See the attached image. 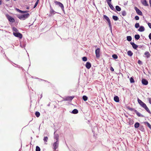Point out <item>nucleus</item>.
<instances>
[{
    "label": "nucleus",
    "mask_w": 151,
    "mask_h": 151,
    "mask_svg": "<svg viewBox=\"0 0 151 151\" xmlns=\"http://www.w3.org/2000/svg\"><path fill=\"white\" fill-rule=\"evenodd\" d=\"M30 15L29 13L23 14L21 15L19 14L17 15V17L18 18L21 20H24L28 18L29 16Z\"/></svg>",
    "instance_id": "obj_1"
},
{
    "label": "nucleus",
    "mask_w": 151,
    "mask_h": 151,
    "mask_svg": "<svg viewBox=\"0 0 151 151\" xmlns=\"http://www.w3.org/2000/svg\"><path fill=\"white\" fill-rule=\"evenodd\" d=\"M103 18L104 19L106 20L108 23L109 27L110 28H111V25L110 20L109 18L106 15H104Z\"/></svg>",
    "instance_id": "obj_2"
},
{
    "label": "nucleus",
    "mask_w": 151,
    "mask_h": 151,
    "mask_svg": "<svg viewBox=\"0 0 151 151\" xmlns=\"http://www.w3.org/2000/svg\"><path fill=\"white\" fill-rule=\"evenodd\" d=\"M59 141H55V142L52 145V148L53 149V150H57L56 149L58 148L59 146Z\"/></svg>",
    "instance_id": "obj_3"
},
{
    "label": "nucleus",
    "mask_w": 151,
    "mask_h": 151,
    "mask_svg": "<svg viewBox=\"0 0 151 151\" xmlns=\"http://www.w3.org/2000/svg\"><path fill=\"white\" fill-rule=\"evenodd\" d=\"M6 16L7 19L9 22L12 23L15 22V20L14 18L12 17L11 16H9L8 14H7Z\"/></svg>",
    "instance_id": "obj_4"
},
{
    "label": "nucleus",
    "mask_w": 151,
    "mask_h": 151,
    "mask_svg": "<svg viewBox=\"0 0 151 151\" xmlns=\"http://www.w3.org/2000/svg\"><path fill=\"white\" fill-rule=\"evenodd\" d=\"M50 6V14H49V16H52L54 15L56 13H57V12H55L51 7V6Z\"/></svg>",
    "instance_id": "obj_5"
},
{
    "label": "nucleus",
    "mask_w": 151,
    "mask_h": 151,
    "mask_svg": "<svg viewBox=\"0 0 151 151\" xmlns=\"http://www.w3.org/2000/svg\"><path fill=\"white\" fill-rule=\"evenodd\" d=\"M55 3L56 5H58L60 7L62 11L64 12V6L62 3L59 1H55Z\"/></svg>",
    "instance_id": "obj_6"
},
{
    "label": "nucleus",
    "mask_w": 151,
    "mask_h": 151,
    "mask_svg": "<svg viewBox=\"0 0 151 151\" xmlns=\"http://www.w3.org/2000/svg\"><path fill=\"white\" fill-rule=\"evenodd\" d=\"M13 34L15 37H18L20 39L22 38V35L19 32H13Z\"/></svg>",
    "instance_id": "obj_7"
},
{
    "label": "nucleus",
    "mask_w": 151,
    "mask_h": 151,
    "mask_svg": "<svg viewBox=\"0 0 151 151\" xmlns=\"http://www.w3.org/2000/svg\"><path fill=\"white\" fill-rule=\"evenodd\" d=\"M100 49L99 48H97L95 50V54L96 58H99L100 57Z\"/></svg>",
    "instance_id": "obj_8"
},
{
    "label": "nucleus",
    "mask_w": 151,
    "mask_h": 151,
    "mask_svg": "<svg viewBox=\"0 0 151 151\" xmlns=\"http://www.w3.org/2000/svg\"><path fill=\"white\" fill-rule=\"evenodd\" d=\"M137 101L139 105L143 108L145 106V105H146L145 103L143 102L138 98H137Z\"/></svg>",
    "instance_id": "obj_9"
},
{
    "label": "nucleus",
    "mask_w": 151,
    "mask_h": 151,
    "mask_svg": "<svg viewBox=\"0 0 151 151\" xmlns=\"http://www.w3.org/2000/svg\"><path fill=\"white\" fill-rule=\"evenodd\" d=\"M74 98L73 96H68L64 98V101H71Z\"/></svg>",
    "instance_id": "obj_10"
},
{
    "label": "nucleus",
    "mask_w": 151,
    "mask_h": 151,
    "mask_svg": "<svg viewBox=\"0 0 151 151\" xmlns=\"http://www.w3.org/2000/svg\"><path fill=\"white\" fill-rule=\"evenodd\" d=\"M134 112L139 117H145L144 115L141 114L140 113L138 112L136 110L134 109Z\"/></svg>",
    "instance_id": "obj_11"
},
{
    "label": "nucleus",
    "mask_w": 151,
    "mask_h": 151,
    "mask_svg": "<svg viewBox=\"0 0 151 151\" xmlns=\"http://www.w3.org/2000/svg\"><path fill=\"white\" fill-rule=\"evenodd\" d=\"M134 9L138 14L139 15H142V12L137 7H135Z\"/></svg>",
    "instance_id": "obj_12"
},
{
    "label": "nucleus",
    "mask_w": 151,
    "mask_h": 151,
    "mask_svg": "<svg viewBox=\"0 0 151 151\" xmlns=\"http://www.w3.org/2000/svg\"><path fill=\"white\" fill-rule=\"evenodd\" d=\"M56 131L54 133V139H55V141H58L59 135L57 134H55Z\"/></svg>",
    "instance_id": "obj_13"
},
{
    "label": "nucleus",
    "mask_w": 151,
    "mask_h": 151,
    "mask_svg": "<svg viewBox=\"0 0 151 151\" xmlns=\"http://www.w3.org/2000/svg\"><path fill=\"white\" fill-rule=\"evenodd\" d=\"M142 84L145 85H146L148 84V81L145 79H143L142 80Z\"/></svg>",
    "instance_id": "obj_14"
},
{
    "label": "nucleus",
    "mask_w": 151,
    "mask_h": 151,
    "mask_svg": "<svg viewBox=\"0 0 151 151\" xmlns=\"http://www.w3.org/2000/svg\"><path fill=\"white\" fill-rule=\"evenodd\" d=\"M130 43L132 46V47L135 50L137 49V48L138 47V46L137 45L135 44L134 42H130Z\"/></svg>",
    "instance_id": "obj_15"
},
{
    "label": "nucleus",
    "mask_w": 151,
    "mask_h": 151,
    "mask_svg": "<svg viewBox=\"0 0 151 151\" xmlns=\"http://www.w3.org/2000/svg\"><path fill=\"white\" fill-rule=\"evenodd\" d=\"M141 2L142 4L145 6H147L149 5L146 0H141Z\"/></svg>",
    "instance_id": "obj_16"
},
{
    "label": "nucleus",
    "mask_w": 151,
    "mask_h": 151,
    "mask_svg": "<svg viewBox=\"0 0 151 151\" xmlns=\"http://www.w3.org/2000/svg\"><path fill=\"white\" fill-rule=\"evenodd\" d=\"M138 30L140 32H142L145 30V28L144 26H141L139 27V28Z\"/></svg>",
    "instance_id": "obj_17"
},
{
    "label": "nucleus",
    "mask_w": 151,
    "mask_h": 151,
    "mask_svg": "<svg viewBox=\"0 0 151 151\" xmlns=\"http://www.w3.org/2000/svg\"><path fill=\"white\" fill-rule=\"evenodd\" d=\"M26 42H20V46L22 48H24L26 46Z\"/></svg>",
    "instance_id": "obj_18"
},
{
    "label": "nucleus",
    "mask_w": 151,
    "mask_h": 151,
    "mask_svg": "<svg viewBox=\"0 0 151 151\" xmlns=\"http://www.w3.org/2000/svg\"><path fill=\"white\" fill-rule=\"evenodd\" d=\"M86 67L87 69H89L91 67V64L89 62H87L86 65Z\"/></svg>",
    "instance_id": "obj_19"
},
{
    "label": "nucleus",
    "mask_w": 151,
    "mask_h": 151,
    "mask_svg": "<svg viewBox=\"0 0 151 151\" xmlns=\"http://www.w3.org/2000/svg\"><path fill=\"white\" fill-rule=\"evenodd\" d=\"M108 5H109V7H110V8L112 9V10L115 11V9L114 8V7L113 5L111 4V3H108Z\"/></svg>",
    "instance_id": "obj_20"
},
{
    "label": "nucleus",
    "mask_w": 151,
    "mask_h": 151,
    "mask_svg": "<svg viewBox=\"0 0 151 151\" xmlns=\"http://www.w3.org/2000/svg\"><path fill=\"white\" fill-rule=\"evenodd\" d=\"M114 100L116 102H119V98L117 96H115L114 97Z\"/></svg>",
    "instance_id": "obj_21"
},
{
    "label": "nucleus",
    "mask_w": 151,
    "mask_h": 151,
    "mask_svg": "<svg viewBox=\"0 0 151 151\" xmlns=\"http://www.w3.org/2000/svg\"><path fill=\"white\" fill-rule=\"evenodd\" d=\"M143 108L148 113L150 114H151V112L150 111L149 109L147 107L146 105H145Z\"/></svg>",
    "instance_id": "obj_22"
},
{
    "label": "nucleus",
    "mask_w": 151,
    "mask_h": 151,
    "mask_svg": "<svg viewBox=\"0 0 151 151\" xmlns=\"http://www.w3.org/2000/svg\"><path fill=\"white\" fill-rule=\"evenodd\" d=\"M144 54H145V55H146V57L147 58H149L150 57V54L148 52H147V51Z\"/></svg>",
    "instance_id": "obj_23"
},
{
    "label": "nucleus",
    "mask_w": 151,
    "mask_h": 151,
    "mask_svg": "<svg viewBox=\"0 0 151 151\" xmlns=\"http://www.w3.org/2000/svg\"><path fill=\"white\" fill-rule=\"evenodd\" d=\"M140 37V35L138 34L135 35L134 36V38L136 40H139Z\"/></svg>",
    "instance_id": "obj_24"
},
{
    "label": "nucleus",
    "mask_w": 151,
    "mask_h": 151,
    "mask_svg": "<svg viewBox=\"0 0 151 151\" xmlns=\"http://www.w3.org/2000/svg\"><path fill=\"white\" fill-rule=\"evenodd\" d=\"M71 113L73 114H76L78 113V111L77 109H75L72 111Z\"/></svg>",
    "instance_id": "obj_25"
},
{
    "label": "nucleus",
    "mask_w": 151,
    "mask_h": 151,
    "mask_svg": "<svg viewBox=\"0 0 151 151\" xmlns=\"http://www.w3.org/2000/svg\"><path fill=\"white\" fill-rule=\"evenodd\" d=\"M115 9L118 12H120L121 10V8L118 6H116L115 7Z\"/></svg>",
    "instance_id": "obj_26"
},
{
    "label": "nucleus",
    "mask_w": 151,
    "mask_h": 151,
    "mask_svg": "<svg viewBox=\"0 0 151 151\" xmlns=\"http://www.w3.org/2000/svg\"><path fill=\"white\" fill-rule=\"evenodd\" d=\"M127 54L129 56H132L133 55V53L131 50H129L127 52Z\"/></svg>",
    "instance_id": "obj_27"
},
{
    "label": "nucleus",
    "mask_w": 151,
    "mask_h": 151,
    "mask_svg": "<svg viewBox=\"0 0 151 151\" xmlns=\"http://www.w3.org/2000/svg\"><path fill=\"white\" fill-rule=\"evenodd\" d=\"M13 32H19V30L15 27H13L12 29Z\"/></svg>",
    "instance_id": "obj_28"
},
{
    "label": "nucleus",
    "mask_w": 151,
    "mask_h": 151,
    "mask_svg": "<svg viewBox=\"0 0 151 151\" xmlns=\"http://www.w3.org/2000/svg\"><path fill=\"white\" fill-rule=\"evenodd\" d=\"M144 123L146 125L151 129V125L148 122H145Z\"/></svg>",
    "instance_id": "obj_29"
},
{
    "label": "nucleus",
    "mask_w": 151,
    "mask_h": 151,
    "mask_svg": "<svg viewBox=\"0 0 151 151\" xmlns=\"http://www.w3.org/2000/svg\"><path fill=\"white\" fill-rule=\"evenodd\" d=\"M139 126V123L138 122H136L134 124V127L136 128H138Z\"/></svg>",
    "instance_id": "obj_30"
},
{
    "label": "nucleus",
    "mask_w": 151,
    "mask_h": 151,
    "mask_svg": "<svg viewBox=\"0 0 151 151\" xmlns=\"http://www.w3.org/2000/svg\"><path fill=\"white\" fill-rule=\"evenodd\" d=\"M121 14L123 16H125L127 14V13L125 11H123L121 12Z\"/></svg>",
    "instance_id": "obj_31"
},
{
    "label": "nucleus",
    "mask_w": 151,
    "mask_h": 151,
    "mask_svg": "<svg viewBox=\"0 0 151 151\" xmlns=\"http://www.w3.org/2000/svg\"><path fill=\"white\" fill-rule=\"evenodd\" d=\"M113 19L115 21H117L118 19V18L117 16H113L112 17Z\"/></svg>",
    "instance_id": "obj_32"
},
{
    "label": "nucleus",
    "mask_w": 151,
    "mask_h": 151,
    "mask_svg": "<svg viewBox=\"0 0 151 151\" xmlns=\"http://www.w3.org/2000/svg\"><path fill=\"white\" fill-rule=\"evenodd\" d=\"M82 98L84 101H86L87 100L88 98L86 96L84 95L83 96Z\"/></svg>",
    "instance_id": "obj_33"
},
{
    "label": "nucleus",
    "mask_w": 151,
    "mask_h": 151,
    "mask_svg": "<svg viewBox=\"0 0 151 151\" xmlns=\"http://www.w3.org/2000/svg\"><path fill=\"white\" fill-rule=\"evenodd\" d=\"M127 40L128 41H131L132 40V37L131 36H127Z\"/></svg>",
    "instance_id": "obj_34"
},
{
    "label": "nucleus",
    "mask_w": 151,
    "mask_h": 151,
    "mask_svg": "<svg viewBox=\"0 0 151 151\" xmlns=\"http://www.w3.org/2000/svg\"><path fill=\"white\" fill-rule=\"evenodd\" d=\"M35 115L37 117H38L40 116V114L39 112L37 111L35 112Z\"/></svg>",
    "instance_id": "obj_35"
},
{
    "label": "nucleus",
    "mask_w": 151,
    "mask_h": 151,
    "mask_svg": "<svg viewBox=\"0 0 151 151\" xmlns=\"http://www.w3.org/2000/svg\"><path fill=\"white\" fill-rule=\"evenodd\" d=\"M112 57L114 59H116L118 58V56L114 54L112 55Z\"/></svg>",
    "instance_id": "obj_36"
},
{
    "label": "nucleus",
    "mask_w": 151,
    "mask_h": 151,
    "mask_svg": "<svg viewBox=\"0 0 151 151\" xmlns=\"http://www.w3.org/2000/svg\"><path fill=\"white\" fill-rule=\"evenodd\" d=\"M39 0H37L36 2L35 3L34 5V7H33L34 8H35L36 7L37 5V4H38L39 1Z\"/></svg>",
    "instance_id": "obj_37"
},
{
    "label": "nucleus",
    "mask_w": 151,
    "mask_h": 151,
    "mask_svg": "<svg viewBox=\"0 0 151 151\" xmlns=\"http://www.w3.org/2000/svg\"><path fill=\"white\" fill-rule=\"evenodd\" d=\"M130 81L131 83H133L134 82V79L132 77H131L130 79Z\"/></svg>",
    "instance_id": "obj_38"
},
{
    "label": "nucleus",
    "mask_w": 151,
    "mask_h": 151,
    "mask_svg": "<svg viewBox=\"0 0 151 151\" xmlns=\"http://www.w3.org/2000/svg\"><path fill=\"white\" fill-rule=\"evenodd\" d=\"M134 122L132 119H130L129 122V124L132 125L133 124Z\"/></svg>",
    "instance_id": "obj_39"
},
{
    "label": "nucleus",
    "mask_w": 151,
    "mask_h": 151,
    "mask_svg": "<svg viewBox=\"0 0 151 151\" xmlns=\"http://www.w3.org/2000/svg\"><path fill=\"white\" fill-rule=\"evenodd\" d=\"M140 26L139 23H136L135 25V27L136 28H138Z\"/></svg>",
    "instance_id": "obj_40"
},
{
    "label": "nucleus",
    "mask_w": 151,
    "mask_h": 151,
    "mask_svg": "<svg viewBox=\"0 0 151 151\" xmlns=\"http://www.w3.org/2000/svg\"><path fill=\"white\" fill-rule=\"evenodd\" d=\"M36 151H40V149L39 146H37L36 147Z\"/></svg>",
    "instance_id": "obj_41"
},
{
    "label": "nucleus",
    "mask_w": 151,
    "mask_h": 151,
    "mask_svg": "<svg viewBox=\"0 0 151 151\" xmlns=\"http://www.w3.org/2000/svg\"><path fill=\"white\" fill-rule=\"evenodd\" d=\"M87 59L86 57H83L82 58V60L84 61H86L87 60Z\"/></svg>",
    "instance_id": "obj_42"
},
{
    "label": "nucleus",
    "mask_w": 151,
    "mask_h": 151,
    "mask_svg": "<svg viewBox=\"0 0 151 151\" xmlns=\"http://www.w3.org/2000/svg\"><path fill=\"white\" fill-rule=\"evenodd\" d=\"M45 142H46L47 141V137H45L43 139Z\"/></svg>",
    "instance_id": "obj_43"
},
{
    "label": "nucleus",
    "mask_w": 151,
    "mask_h": 151,
    "mask_svg": "<svg viewBox=\"0 0 151 151\" xmlns=\"http://www.w3.org/2000/svg\"><path fill=\"white\" fill-rule=\"evenodd\" d=\"M15 10L17 11L18 12H19L20 13H21V12H22V10H20L19 9H18V8H16L15 9Z\"/></svg>",
    "instance_id": "obj_44"
},
{
    "label": "nucleus",
    "mask_w": 151,
    "mask_h": 151,
    "mask_svg": "<svg viewBox=\"0 0 151 151\" xmlns=\"http://www.w3.org/2000/svg\"><path fill=\"white\" fill-rule=\"evenodd\" d=\"M134 18L135 20H138L139 19V17L138 16H135V17Z\"/></svg>",
    "instance_id": "obj_45"
},
{
    "label": "nucleus",
    "mask_w": 151,
    "mask_h": 151,
    "mask_svg": "<svg viewBox=\"0 0 151 151\" xmlns=\"http://www.w3.org/2000/svg\"><path fill=\"white\" fill-rule=\"evenodd\" d=\"M28 12V11H22V12H21V13L23 14V13H27V12Z\"/></svg>",
    "instance_id": "obj_46"
},
{
    "label": "nucleus",
    "mask_w": 151,
    "mask_h": 151,
    "mask_svg": "<svg viewBox=\"0 0 151 151\" xmlns=\"http://www.w3.org/2000/svg\"><path fill=\"white\" fill-rule=\"evenodd\" d=\"M138 63L139 65H142V62L140 60H138Z\"/></svg>",
    "instance_id": "obj_47"
},
{
    "label": "nucleus",
    "mask_w": 151,
    "mask_h": 151,
    "mask_svg": "<svg viewBox=\"0 0 151 151\" xmlns=\"http://www.w3.org/2000/svg\"><path fill=\"white\" fill-rule=\"evenodd\" d=\"M147 24L149 27L151 29V23H148Z\"/></svg>",
    "instance_id": "obj_48"
},
{
    "label": "nucleus",
    "mask_w": 151,
    "mask_h": 151,
    "mask_svg": "<svg viewBox=\"0 0 151 151\" xmlns=\"http://www.w3.org/2000/svg\"><path fill=\"white\" fill-rule=\"evenodd\" d=\"M107 4L109 3H111V0H106Z\"/></svg>",
    "instance_id": "obj_49"
},
{
    "label": "nucleus",
    "mask_w": 151,
    "mask_h": 151,
    "mask_svg": "<svg viewBox=\"0 0 151 151\" xmlns=\"http://www.w3.org/2000/svg\"><path fill=\"white\" fill-rule=\"evenodd\" d=\"M110 70L111 71H114V68L112 67H110Z\"/></svg>",
    "instance_id": "obj_50"
},
{
    "label": "nucleus",
    "mask_w": 151,
    "mask_h": 151,
    "mask_svg": "<svg viewBox=\"0 0 151 151\" xmlns=\"http://www.w3.org/2000/svg\"><path fill=\"white\" fill-rule=\"evenodd\" d=\"M148 100L149 103L151 104V98H149Z\"/></svg>",
    "instance_id": "obj_51"
},
{
    "label": "nucleus",
    "mask_w": 151,
    "mask_h": 151,
    "mask_svg": "<svg viewBox=\"0 0 151 151\" xmlns=\"http://www.w3.org/2000/svg\"><path fill=\"white\" fill-rule=\"evenodd\" d=\"M148 37L149 39L151 40V33L149 34Z\"/></svg>",
    "instance_id": "obj_52"
},
{
    "label": "nucleus",
    "mask_w": 151,
    "mask_h": 151,
    "mask_svg": "<svg viewBox=\"0 0 151 151\" xmlns=\"http://www.w3.org/2000/svg\"><path fill=\"white\" fill-rule=\"evenodd\" d=\"M149 3H150V6H151V0H149Z\"/></svg>",
    "instance_id": "obj_53"
},
{
    "label": "nucleus",
    "mask_w": 151,
    "mask_h": 151,
    "mask_svg": "<svg viewBox=\"0 0 151 151\" xmlns=\"http://www.w3.org/2000/svg\"><path fill=\"white\" fill-rule=\"evenodd\" d=\"M36 78V79H39V80H41V81H42H42H45V80H42V79H39V78Z\"/></svg>",
    "instance_id": "obj_54"
},
{
    "label": "nucleus",
    "mask_w": 151,
    "mask_h": 151,
    "mask_svg": "<svg viewBox=\"0 0 151 151\" xmlns=\"http://www.w3.org/2000/svg\"><path fill=\"white\" fill-rule=\"evenodd\" d=\"M43 151H46V149L45 148H43Z\"/></svg>",
    "instance_id": "obj_55"
},
{
    "label": "nucleus",
    "mask_w": 151,
    "mask_h": 151,
    "mask_svg": "<svg viewBox=\"0 0 151 151\" xmlns=\"http://www.w3.org/2000/svg\"><path fill=\"white\" fill-rule=\"evenodd\" d=\"M2 4V1L1 0H0V5H1Z\"/></svg>",
    "instance_id": "obj_56"
},
{
    "label": "nucleus",
    "mask_w": 151,
    "mask_h": 151,
    "mask_svg": "<svg viewBox=\"0 0 151 151\" xmlns=\"http://www.w3.org/2000/svg\"><path fill=\"white\" fill-rule=\"evenodd\" d=\"M26 9H29V6H27V7H26Z\"/></svg>",
    "instance_id": "obj_57"
},
{
    "label": "nucleus",
    "mask_w": 151,
    "mask_h": 151,
    "mask_svg": "<svg viewBox=\"0 0 151 151\" xmlns=\"http://www.w3.org/2000/svg\"><path fill=\"white\" fill-rule=\"evenodd\" d=\"M40 96H41V97L40 98V99H41V98H42V94L41 95H40Z\"/></svg>",
    "instance_id": "obj_58"
},
{
    "label": "nucleus",
    "mask_w": 151,
    "mask_h": 151,
    "mask_svg": "<svg viewBox=\"0 0 151 151\" xmlns=\"http://www.w3.org/2000/svg\"><path fill=\"white\" fill-rule=\"evenodd\" d=\"M10 0H6V1H9Z\"/></svg>",
    "instance_id": "obj_59"
},
{
    "label": "nucleus",
    "mask_w": 151,
    "mask_h": 151,
    "mask_svg": "<svg viewBox=\"0 0 151 151\" xmlns=\"http://www.w3.org/2000/svg\"><path fill=\"white\" fill-rule=\"evenodd\" d=\"M130 109L131 110H132V109H131V108H130V109Z\"/></svg>",
    "instance_id": "obj_60"
},
{
    "label": "nucleus",
    "mask_w": 151,
    "mask_h": 151,
    "mask_svg": "<svg viewBox=\"0 0 151 151\" xmlns=\"http://www.w3.org/2000/svg\"><path fill=\"white\" fill-rule=\"evenodd\" d=\"M53 151H58V150H53Z\"/></svg>",
    "instance_id": "obj_61"
},
{
    "label": "nucleus",
    "mask_w": 151,
    "mask_h": 151,
    "mask_svg": "<svg viewBox=\"0 0 151 151\" xmlns=\"http://www.w3.org/2000/svg\"><path fill=\"white\" fill-rule=\"evenodd\" d=\"M48 83H49V82H48V84H48Z\"/></svg>",
    "instance_id": "obj_62"
},
{
    "label": "nucleus",
    "mask_w": 151,
    "mask_h": 151,
    "mask_svg": "<svg viewBox=\"0 0 151 151\" xmlns=\"http://www.w3.org/2000/svg\"><path fill=\"white\" fill-rule=\"evenodd\" d=\"M46 144L45 143V145H46V144Z\"/></svg>",
    "instance_id": "obj_63"
},
{
    "label": "nucleus",
    "mask_w": 151,
    "mask_h": 151,
    "mask_svg": "<svg viewBox=\"0 0 151 151\" xmlns=\"http://www.w3.org/2000/svg\"><path fill=\"white\" fill-rule=\"evenodd\" d=\"M27 54H28V56H29V55H28V54L27 53Z\"/></svg>",
    "instance_id": "obj_64"
}]
</instances>
